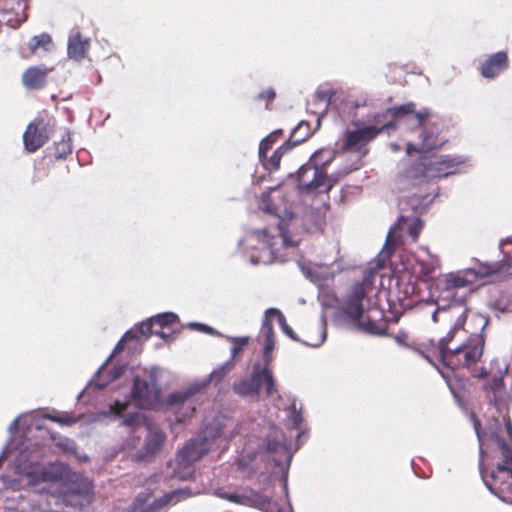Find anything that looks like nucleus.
<instances>
[{
	"mask_svg": "<svg viewBox=\"0 0 512 512\" xmlns=\"http://www.w3.org/2000/svg\"><path fill=\"white\" fill-rule=\"evenodd\" d=\"M500 249L504 258L496 263L488 264L475 261L474 266L466 268L458 273H451L444 279H439V261L435 255L430 254L426 247L418 248V310L425 313L429 302L434 303V286L444 287L446 295L443 300L459 297L454 293L455 289L466 287L477 280L484 279L491 275L507 276L512 275V240L507 239L500 243Z\"/></svg>",
	"mask_w": 512,
	"mask_h": 512,
	"instance_id": "nucleus-1",
	"label": "nucleus"
},
{
	"mask_svg": "<svg viewBox=\"0 0 512 512\" xmlns=\"http://www.w3.org/2000/svg\"><path fill=\"white\" fill-rule=\"evenodd\" d=\"M443 123L439 117L432 115L428 108L418 111V190L422 178L428 181L447 177L456 172V168L465 162L462 157L450 155H437L447 139L442 135ZM436 188L431 193L421 196L418 191V214L422 208L432 203L437 196Z\"/></svg>",
	"mask_w": 512,
	"mask_h": 512,
	"instance_id": "nucleus-2",
	"label": "nucleus"
},
{
	"mask_svg": "<svg viewBox=\"0 0 512 512\" xmlns=\"http://www.w3.org/2000/svg\"><path fill=\"white\" fill-rule=\"evenodd\" d=\"M470 419L473 423L474 430L476 432L479 441V453H480V474L486 485V487L502 501L512 504V448L500 437L501 425L495 413H492V419L494 423L490 427L491 436L495 438L503 456L504 462L498 464L496 469L491 472V479L493 483L486 480L483 467V438L485 432L481 428L480 420L477 418L475 413L470 414Z\"/></svg>",
	"mask_w": 512,
	"mask_h": 512,
	"instance_id": "nucleus-3",
	"label": "nucleus"
},
{
	"mask_svg": "<svg viewBox=\"0 0 512 512\" xmlns=\"http://www.w3.org/2000/svg\"><path fill=\"white\" fill-rule=\"evenodd\" d=\"M223 434L218 422H212L204 427L197 436L191 438L177 453L176 474L181 479L188 478L193 472V464L199 461L209 450L211 444Z\"/></svg>",
	"mask_w": 512,
	"mask_h": 512,
	"instance_id": "nucleus-4",
	"label": "nucleus"
},
{
	"mask_svg": "<svg viewBox=\"0 0 512 512\" xmlns=\"http://www.w3.org/2000/svg\"><path fill=\"white\" fill-rule=\"evenodd\" d=\"M319 154L314 153L309 162L303 164L297 171L298 188L304 192L310 193L316 190L329 192L334 186V181L328 178L324 166L317 164Z\"/></svg>",
	"mask_w": 512,
	"mask_h": 512,
	"instance_id": "nucleus-5",
	"label": "nucleus"
},
{
	"mask_svg": "<svg viewBox=\"0 0 512 512\" xmlns=\"http://www.w3.org/2000/svg\"><path fill=\"white\" fill-rule=\"evenodd\" d=\"M370 289V282L366 279L362 282L355 283L352 287L351 293L347 297L344 306V313L355 323L362 326L365 331L373 334H384L385 329H378L371 321L361 323V319L364 314L363 300L366 298Z\"/></svg>",
	"mask_w": 512,
	"mask_h": 512,
	"instance_id": "nucleus-6",
	"label": "nucleus"
},
{
	"mask_svg": "<svg viewBox=\"0 0 512 512\" xmlns=\"http://www.w3.org/2000/svg\"><path fill=\"white\" fill-rule=\"evenodd\" d=\"M55 120L37 117L31 121L23 133V144L27 152L33 153L43 147L55 131Z\"/></svg>",
	"mask_w": 512,
	"mask_h": 512,
	"instance_id": "nucleus-7",
	"label": "nucleus"
},
{
	"mask_svg": "<svg viewBox=\"0 0 512 512\" xmlns=\"http://www.w3.org/2000/svg\"><path fill=\"white\" fill-rule=\"evenodd\" d=\"M310 135L309 123L304 121L300 122L292 131L290 138L278 147L271 155L264 154L263 157H259L264 168L269 171L278 170L283 155L292 150L295 146L304 142Z\"/></svg>",
	"mask_w": 512,
	"mask_h": 512,
	"instance_id": "nucleus-8",
	"label": "nucleus"
},
{
	"mask_svg": "<svg viewBox=\"0 0 512 512\" xmlns=\"http://www.w3.org/2000/svg\"><path fill=\"white\" fill-rule=\"evenodd\" d=\"M160 395L161 389L154 375H149L147 378L137 376L133 379L131 397L139 408H155L159 403Z\"/></svg>",
	"mask_w": 512,
	"mask_h": 512,
	"instance_id": "nucleus-9",
	"label": "nucleus"
},
{
	"mask_svg": "<svg viewBox=\"0 0 512 512\" xmlns=\"http://www.w3.org/2000/svg\"><path fill=\"white\" fill-rule=\"evenodd\" d=\"M437 308L432 312L434 322L439 321L441 316L444 321H454V329H462L467 318L468 308L466 306V295L453 296L449 303L440 304L436 301Z\"/></svg>",
	"mask_w": 512,
	"mask_h": 512,
	"instance_id": "nucleus-10",
	"label": "nucleus"
},
{
	"mask_svg": "<svg viewBox=\"0 0 512 512\" xmlns=\"http://www.w3.org/2000/svg\"><path fill=\"white\" fill-rule=\"evenodd\" d=\"M391 125L392 123H387L382 127L366 126L362 129L347 130L344 133V150L354 151L362 156L366 155L368 153L367 144L384 132L386 127Z\"/></svg>",
	"mask_w": 512,
	"mask_h": 512,
	"instance_id": "nucleus-11",
	"label": "nucleus"
},
{
	"mask_svg": "<svg viewBox=\"0 0 512 512\" xmlns=\"http://www.w3.org/2000/svg\"><path fill=\"white\" fill-rule=\"evenodd\" d=\"M254 235L259 241L265 245V249L269 252L272 259L274 255V239L279 236L282 239L284 246L293 247L296 246V242L290 239L287 229V223L283 220H278L275 226L265 227L254 231Z\"/></svg>",
	"mask_w": 512,
	"mask_h": 512,
	"instance_id": "nucleus-12",
	"label": "nucleus"
},
{
	"mask_svg": "<svg viewBox=\"0 0 512 512\" xmlns=\"http://www.w3.org/2000/svg\"><path fill=\"white\" fill-rule=\"evenodd\" d=\"M166 441V434L159 428L148 426L143 448L133 456L136 462H150L160 452Z\"/></svg>",
	"mask_w": 512,
	"mask_h": 512,
	"instance_id": "nucleus-13",
	"label": "nucleus"
},
{
	"mask_svg": "<svg viewBox=\"0 0 512 512\" xmlns=\"http://www.w3.org/2000/svg\"><path fill=\"white\" fill-rule=\"evenodd\" d=\"M218 495L230 502L254 506L264 512L278 511L277 504L272 499L253 491L242 495L237 493H218Z\"/></svg>",
	"mask_w": 512,
	"mask_h": 512,
	"instance_id": "nucleus-14",
	"label": "nucleus"
},
{
	"mask_svg": "<svg viewBox=\"0 0 512 512\" xmlns=\"http://www.w3.org/2000/svg\"><path fill=\"white\" fill-rule=\"evenodd\" d=\"M415 151L416 146L413 143H408L406 148L407 157L400 161V168L396 176V184L399 190H407L416 184V160L410 158Z\"/></svg>",
	"mask_w": 512,
	"mask_h": 512,
	"instance_id": "nucleus-15",
	"label": "nucleus"
},
{
	"mask_svg": "<svg viewBox=\"0 0 512 512\" xmlns=\"http://www.w3.org/2000/svg\"><path fill=\"white\" fill-rule=\"evenodd\" d=\"M486 388L491 391L492 397L490 398L489 405L495 410V413L502 415L508 408L510 396L504 388L503 374L494 376L486 385Z\"/></svg>",
	"mask_w": 512,
	"mask_h": 512,
	"instance_id": "nucleus-16",
	"label": "nucleus"
},
{
	"mask_svg": "<svg viewBox=\"0 0 512 512\" xmlns=\"http://www.w3.org/2000/svg\"><path fill=\"white\" fill-rule=\"evenodd\" d=\"M414 104L401 105L397 107L388 108L381 113H377L373 116V121L376 123L375 126L382 127L387 123H392L384 129V132L389 133L390 130H395L397 127V120L412 113Z\"/></svg>",
	"mask_w": 512,
	"mask_h": 512,
	"instance_id": "nucleus-17",
	"label": "nucleus"
},
{
	"mask_svg": "<svg viewBox=\"0 0 512 512\" xmlns=\"http://www.w3.org/2000/svg\"><path fill=\"white\" fill-rule=\"evenodd\" d=\"M508 68V56L504 51L490 55L481 66V75L492 79Z\"/></svg>",
	"mask_w": 512,
	"mask_h": 512,
	"instance_id": "nucleus-18",
	"label": "nucleus"
},
{
	"mask_svg": "<svg viewBox=\"0 0 512 512\" xmlns=\"http://www.w3.org/2000/svg\"><path fill=\"white\" fill-rule=\"evenodd\" d=\"M255 373L257 374L255 383H257V390L259 393L263 386L267 397H270L277 392L276 382L273 372L270 369V365L265 364L264 366H261L258 363L254 364L251 374Z\"/></svg>",
	"mask_w": 512,
	"mask_h": 512,
	"instance_id": "nucleus-19",
	"label": "nucleus"
},
{
	"mask_svg": "<svg viewBox=\"0 0 512 512\" xmlns=\"http://www.w3.org/2000/svg\"><path fill=\"white\" fill-rule=\"evenodd\" d=\"M51 69L32 66L22 76L23 85L30 90H40L46 86L47 74Z\"/></svg>",
	"mask_w": 512,
	"mask_h": 512,
	"instance_id": "nucleus-20",
	"label": "nucleus"
},
{
	"mask_svg": "<svg viewBox=\"0 0 512 512\" xmlns=\"http://www.w3.org/2000/svg\"><path fill=\"white\" fill-rule=\"evenodd\" d=\"M90 48V40L85 38L81 32L73 33L68 40V56L69 58L81 61L83 60Z\"/></svg>",
	"mask_w": 512,
	"mask_h": 512,
	"instance_id": "nucleus-21",
	"label": "nucleus"
},
{
	"mask_svg": "<svg viewBox=\"0 0 512 512\" xmlns=\"http://www.w3.org/2000/svg\"><path fill=\"white\" fill-rule=\"evenodd\" d=\"M406 219L401 217L397 224H395L388 232L385 244L380 252L381 256L390 258L397 250V246L401 244L400 230L403 229V225Z\"/></svg>",
	"mask_w": 512,
	"mask_h": 512,
	"instance_id": "nucleus-22",
	"label": "nucleus"
},
{
	"mask_svg": "<svg viewBox=\"0 0 512 512\" xmlns=\"http://www.w3.org/2000/svg\"><path fill=\"white\" fill-rule=\"evenodd\" d=\"M152 335H157L162 338L166 337V334L164 332H161L160 330L155 329L154 322L152 321V318H150L147 321H144L140 323L138 326H135L134 328L128 330L125 333V338H131L133 340H139L141 337L149 338Z\"/></svg>",
	"mask_w": 512,
	"mask_h": 512,
	"instance_id": "nucleus-23",
	"label": "nucleus"
},
{
	"mask_svg": "<svg viewBox=\"0 0 512 512\" xmlns=\"http://www.w3.org/2000/svg\"><path fill=\"white\" fill-rule=\"evenodd\" d=\"M190 494L186 493L185 490H174L169 492L162 497L156 499L152 504L142 509L140 512H157L168 504H176L181 499L188 497Z\"/></svg>",
	"mask_w": 512,
	"mask_h": 512,
	"instance_id": "nucleus-24",
	"label": "nucleus"
},
{
	"mask_svg": "<svg viewBox=\"0 0 512 512\" xmlns=\"http://www.w3.org/2000/svg\"><path fill=\"white\" fill-rule=\"evenodd\" d=\"M262 332L265 336L263 348V360L265 364L271 365L273 360L272 352L275 348V333L271 319H264L262 323Z\"/></svg>",
	"mask_w": 512,
	"mask_h": 512,
	"instance_id": "nucleus-25",
	"label": "nucleus"
},
{
	"mask_svg": "<svg viewBox=\"0 0 512 512\" xmlns=\"http://www.w3.org/2000/svg\"><path fill=\"white\" fill-rule=\"evenodd\" d=\"M128 402L115 401L112 405H110V412L116 416H122V424L128 427L136 428L141 424V417L139 413L133 412L122 415L124 411L128 408Z\"/></svg>",
	"mask_w": 512,
	"mask_h": 512,
	"instance_id": "nucleus-26",
	"label": "nucleus"
},
{
	"mask_svg": "<svg viewBox=\"0 0 512 512\" xmlns=\"http://www.w3.org/2000/svg\"><path fill=\"white\" fill-rule=\"evenodd\" d=\"M257 374H251V377L246 380H242L239 383L233 385V391L241 397H251L259 399L260 395L257 390V383H255Z\"/></svg>",
	"mask_w": 512,
	"mask_h": 512,
	"instance_id": "nucleus-27",
	"label": "nucleus"
},
{
	"mask_svg": "<svg viewBox=\"0 0 512 512\" xmlns=\"http://www.w3.org/2000/svg\"><path fill=\"white\" fill-rule=\"evenodd\" d=\"M126 366L122 364H115L109 371L105 367V371L101 376L99 375V371L97 372L95 378V384L100 388H105L111 382L119 379L125 372Z\"/></svg>",
	"mask_w": 512,
	"mask_h": 512,
	"instance_id": "nucleus-28",
	"label": "nucleus"
},
{
	"mask_svg": "<svg viewBox=\"0 0 512 512\" xmlns=\"http://www.w3.org/2000/svg\"><path fill=\"white\" fill-rule=\"evenodd\" d=\"M458 330L459 329H454V325H453L452 328L450 329V331L448 332V334L445 337H443L439 342L440 357H441V361L443 363H445V361L449 355H457L463 349L462 345L456 347L455 349H451L448 347V343L453 339L455 333Z\"/></svg>",
	"mask_w": 512,
	"mask_h": 512,
	"instance_id": "nucleus-29",
	"label": "nucleus"
},
{
	"mask_svg": "<svg viewBox=\"0 0 512 512\" xmlns=\"http://www.w3.org/2000/svg\"><path fill=\"white\" fill-rule=\"evenodd\" d=\"M52 45V38L48 33H42L33 36L28 42L29 54H35L39 49H42L43 51H49Z\"/></svg>",
	"mask_w": 512,
	"mask_h": 512,
	"instance_id": "nucleus-30",
	"label": "nucleus"
},
{
	"mask_svg": "<svg viewBox=\"0 0 512 512\" xmlns=\"http://www.w3.org/2000/svg\"><path fill=\"white\" fill-rule=\"evenodd\" d=\"M284 435L281 430L273 428L266 441V450L269 453H278L286 450L283 443Z\"/></svg>",
	"mask_w": 512,
	"mask_h": 512,
	"instance_id": "nucleus-31",
	"label": "nucleus"
},
{
	"mask_svg": "<svg viewBox=\"0 0 512 512\" xmlns=\"http://www.w3.org/2000/svg\"><path fill=\"white\" fill-rule=\"evenodd\" d=\"M271 316H275L282 329V331L292 340L299 341V338L294 333L293 329L287 324L284 314L277 308H269L265 312V319H270Z\"/></svg>",
	"mask_w": 512,
	"mask_h": 512,
	"instance_id": "nucleus-32",
	"label": "nucleus"
},
{
	"mask_svg": "<svg viewBox=\"0 0 512 512\" xmlns=\"http://www.w3.org/2000/svg\"><path fill=\"white\" fill-rule=\"evenodd\" d=\"M72 153V145L69 131H65L60 141L54 144V157L56 159L66 158Z\"/></svg>",
	"mask_w": 512,
	"mask_h": 512,
	"instance_id": "nucleus-33",
	"label": "nucleus"
},
{
	"mask_svg": "<svg viewBox=\"0 0 512 512\" xmlns=\"http://www.w3.org/2000/svg\"><path fill=\"white\" fill-rule=\"evenodd\" d=\"M43 418L58 423L62 426H70L75 424L77 421L74 415L69 412L46 413L43 415Z\"/></svg>",
	"mask_w": 512,
	"mask_h": 512,
	"instance_id": "nucleus-34",
	"label": "nucleus"
},
{
	"mask_svg": "<svg viewBox=\"0 0 512 512\" xmlns=\"http://www.w3.org/2000/svg\"><path fill=\"white\" fill-rule=\"evenodd\" d=\"M281 136L282 131L277 130L265 137L259 145V157H263L264 154H268V152L273 148L274 144L280 139Z\"/></svg>",
	"mask_w": 512,
	"mask_h": 512,
	"instance_id": "nucleus-35",
	"label": "nucleus"
},
{
	"mask_svg": "<svg viewBox=\"0 0 512 512\" xmlns=\"http://www.w3.org/2000/svg\"><path fill=\"white\" fill-rule=\"evenodd\" d=\"M194 394V391L192 389L186 390V391H180V392H174L168 395L167 397V404L169 406H175L178 404L185 403L192 395Z\"/></svg>",
	"mask_w": 512,
	"mask_h": 512,
	"instance_id": "nucleus-36",
	"label": "nucleus"
},
{
	"mask_svg": "<svg viewBox=\"0 0 512 512\" xmlns=\"http://www.w3.org/2000/svg\"><path fill=\"white\" fill-rule=\"evenodd\" d=\"M483 353V342L480 346L475 345L464 352V364L471 365L481 357Z\"/></svg>",
	"mask_w": 512,
	"mask_h": 512,
	"instance_id": "nucleus-37",
	"label": "nucleus"
},
{
	"mask_svg": "<svg viewBox=\"0 0 512 512\" xmlns=\"http://www.w3.org/2000/svg\"><path fill=\"white\" fill-rule=\"evenodd\" d=\"M176 320L177 315L171 312L159 314L155 317H152V321L154 322L155 327L159 326L160 329H164L165 327L174 323Z\"/></svg>",
	"mask_w": 512,
	"mask_h": 512,
	"instance_id": "nucleus-38",
	"label": "nucleus"
},
{
	"mask_svg": "<svg viewBox=\"0 0 512 512\" xmlns=\"http://www.w3.org/2000/svg\"><path fill=\"white\" fill-rule=\"evenodd\" d=\"M127 340H132L131 338H125V335L121 338V340L118 341V343L116 344V346L114 347L113 349V352L111 353V355L109 356V358L105 361V363L99 368V375L101 376V374H103V372L105 371V366L108 365V363L114 358L116 357L118 354H120L121 352L124 351L125 349V346H124V342L127 341Z\"/></svg>",
	"mask_w": 512,
	"mask_h": 512,
	"instance_id": "nucleus-39",
	"label": "nucleus"
},
{
	"mask_svg": "<svg viewBox=\"0 0 512 512\" xmlns=\"http://www.w3.org/2000/svg\"><path fill=\"white\" fill-rule=\"evenodd\" d=\"M51 439L54 444L61 448L65 452H70L73 450V442L66 437H56L55 434H51Z\"/></svg>",
	"mask_w": 512,
	"mask_h": 512,
	"instance_id": "nucleus-40",
	"label": "nucleus"
},
{
	"mask_svg": "<svg viewBox=\"0 0 512 512\" xmlns=\"http://www.w3.org/2000/svg\"><path fill=\"white\" fill-rule=\"evenodd\" d=\"M233 347H232V356L235 357L240 354L244 347H246L249 343V337H236L232 339Z\"/></svg>",
	"mask_w": 512,
	"mask_h": 512,
	"instance_id": "nucleus-41",
	"label": "nucleus"
},
{
	"mask_svg": "<svg viewBox=\"0 0 512 512\" xmlns=\"http://www.w3.org/2000/svg\"><path fill=\"white\" fill-rule=\"evenodd\" d=\"M227 372H228L227 367L221 366L218 369L211 372V374L209 375L208 381L215 382L217 384L223 380V378L226 376Z\"/></svg>",
	"mask_w": 512,
	"mask_h": 512,
	"instance_id": "nucleus-42",
	"label": "nucleus"
},
{
	"mask_svg": "<svg viewBox=\"0 0 512 512\" xmlns=\"http://www.w3.org/2000/svg\"><path fill=\"white\" fill-rule=\"evenodd\" d=\"M471 320L477 325L480 326L481 332L484 331L486 326L489 323V317L483 314H474Z\"/></svg>",
	"mask_w": 512,
	"mask_h": 512,
	"instance_id": "nucleus-43",
	"label": "nucleus"
},
{
	"mask_svg": "<svg viewBox=\"0 0 512 512\" xmlns=\"http://www.w3.org/2000/svg\"><path fill=\"white\" fill-rule=\"evenodd\" d=\"M276 97V93L274 89L268 88L259 93L258 98L261 100H265L267 103L272 102Z\"/></svg>",
	"mask_w": 512,
	"mask_h": 512,
	"instance_id": "nucleus-44",
	"label": "nucleus"
},
{
	"mask_svg": "<svg viewBox=\"0 0 512 512\" xmlns=\"http://www.w3.org/2000/svg\"><path fill=\"white\" fill-rule=\"evenodd\" d=\"M395 340L400 345L408 346V344H407L408 334L404 331H399V333L395 336Z\"/></svg>",
	"mask_w": 512,
	"mask_h": 512,
	"instance_id": "nucleus-45",
	"label": "nucleus"
},
{
	"mask_svg": "<svg viewBox=\"0 0 512 512\" xmlns=\"http://www.w3.org/2000/svg\"><path fill=\"white\" fill-rule=\"evenodd\" d=\"M502 414H504V412ZM503 419H504V423H505V427H506L507 433H508L509 437L512 439V424H511V421H510V419L508 417H506V415H503Z\"/></svg>",
	"mask_w": 512,
	"mask_h": 512,
	"instance_id": "nucleus-46",
	"label": "nucleus"
},
{
	"mask_svg": "<svg viewBox=\"0 0 512 512\" xmlns=\"http://www.w3.org/2000/svg\"><path fill=\"white\" fill-rule=\"evenodd\" d=\"M91 483L87 480L83 481V491H78V493H88L91 490Z\"/></svg>",
	"mask_w": 512,
	"mask_h": 512,
	"instance_id": "nucleus-47",
	"label": "nucleus"
},
{
	"mask_svg": "<svg viewBox=\"0 0 512 512\" xmlns=\"http://www.w3.org/2000/svg\"><path fill=\"white\" fill-rule=\"evenodd\" d=\"M39 481H49L50 480V474L47 471H41L39 477Z\"/></svg>",
	"mask_w": 512,
	"mask_h": 512,
	"instance_id": "nucleus-48",
	"label": "nucleus"
},
{
	"mask_svg": "<svg viewBox=\"0 0 512 512\" xmlns=\"http://www.w3.org/2000/svg\"><path fill=\"white\" fill-rule=\"evenodd\" d=\"M408 232L411 236L416 237V223L409 224Z\"/></svg>",
	"mask_w": 512,
	"mask_h": 512,
	"instance_id": "nucleus-49",
	"label": "nucleus"
},
{
	"mask_svg": "<svg viewBox=\"0 0 512 512\" xmlns=\"http://www.w3.org/2000/svg\"><path fill=\"white\" fill-rule=\"evenodd\" d=\"M325 335L322 336V339L318 343H310V342H304L307 346L312 347H318L323 341H324Z\"/></svg>",
	"mask_w": 512,
	"mask_h": 512,
	"instance_id": "nucleus-50",
	"label": "nucleus"
},
{
	"mask_svg": "<svg viewBox=\"0 0 512 512\" xmlns=\"http://www.w3.org/2000/svg\"><path fill=\"white\" fill-rule=\"evenodd\" d=\"M197 325H198V326L201 328V330H203V331H207V332H209V333H211V332L213 331V329H212L211 327L205 326V325H203V324H197Z\"/></svg>",
	"mask_w": 512,
	"mask_h": 512,
	"instance_id": "nucleus-51",
	"label": "nucleus"
},
{
	"mask_svg": "<svg viewBox=\"0 0 512 512\" xmlns=\"http://www.w3.org/2000/svg\"><path fill=\"white\" fill-rule=\"evenodd\" d=\"M424 223L421 219L418 218V233L420 232V230L422 229Z\"/></svg>",
	"mask_w": 512,
	"mask_h": 512,
	"instance_id": "nucleus-52",
	"label": "nucleus"
},
{
	"mask_svg": "<svg viewBox=\"0 0 512 512\" xmlns=\"http://www.w3.org/2000/svg\"><path fill=\"white\" fill-rule=\"evenodd\" d=\"M391 148L393 151H398L400 149L399 145L397 144H391Z\"/></svg>",
	"mask_w": 512,
	"mask_h": 512,
	"instance_id": "nucleus-53",
	"label": "nucleus"
},
{
	"mask_svg": "<svg viewBox=\"0 0 512 512\" xmlns=\"http://www.w3.org/2000/svg\"><path fill=\"white\" fill-rule=\"evenodd\" d=\"M410 288H411V294L413 295L416 292V285L415 284H411Z\"/></svg>",
	"mask_w": 512,
	"mask_h": 512,
	"instance_id": "nucleus-54",
	"label": "nucleus"
},
{
	"mask_svg": "<svg viewBox=\"0 0 512 512\" xmlns=\"http://www.w3.org/2000/svg\"><path fill=\"white\" fill-rule=\"evenodd\" d=\"M305 128H302L301 130H299V132L297 133V137H301L304 133H305Z\"/></svg>",
	"mask_w": 512,
	"mask_h": 512,
	"instance_id": "nucleus-55",
	"label": "nucleus"
},
{
	"mask_svg": "<svg viewBox=\"0 0 512 512\" xmlns=\"http://www.w3.org/2000/svg\"><path fill=\"white\" fill-rule=\"evenodd\" d=\"M421 355H422V357H423L427 362H429V357H428L427 355H425V354H421Z\"/></svg>",
	"mask_w": 512,
	"mask_h": 512,
	"instance_id": "nucleus-56",
	"label": "nucleus"
},
{
	"mask_svg": "<svg viewBox=\"0 0 512 512\" xmlns=\"http://www.w3.org/2000/svg\"><path fill=\"white\" fill-rule=\"evenodd\" d=\"M507 372H508V367H507V366H505V368H504V374H506Z\"/></svg>",
	"mask_w": 512,
	"mask_h": 512,
	"instance_id": "nucleus-57",
	"label": "nucleus"
},
{
	"mask_svg": "<svg viewBox=\"0 0 512 512\" xmlns=\"http://www.w3.org/2000/svg\"><path fill=\"white\" fill-rule=\"evenodd\" d=\"M155 329L156 330H160L161 332H163V329H160L159 326H156Z\"/></svg>",
	"mask_w": 512,
	"mask_h": 512,
	"instance_id": "nucleus-58",
	"label": "nucleus"
},
{
	"mask_svg": "<svg viewBox=\"0 0 512 512\" xmlns=\"http://www.w3.org/2000/svg\"><path fill=\"white\" fill-rule=\"evenodd\" d=\"M138 502H139V499H136V503H135V505H136ZM134 509L136 510V509H137V507L135 506V507H134Z\"/></svg>",
	"mask_w": 512,
	"mask_h": 512,
	"instance_id": "nucleus-59",
	"label": "nucleus"
}]
</instances>
